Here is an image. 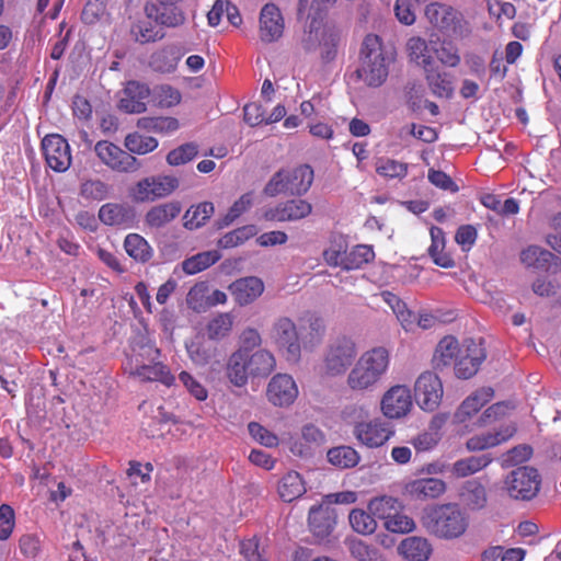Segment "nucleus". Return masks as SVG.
Here are the masks:
<instances>
[{"instance_id":"obj_1","label":"nucleus","mask_w":561,"mask_h":561,"mask_svg":"<svg viewBox=\"0 0 561 561\" xmlns=\"http://www.w3.org/2000/svg\"><path fill=\"white\" fill-rule=\"evenodd\" d=\"M325 332V321L320 316H308L300 327L291 318L283 316L274 320L270 337L288 363L298 364L302 351L313 352L322 344Z\"/></svg>"},{"instance_id":"obj_2","label":"nucleus","mask_w":561,"mask_h":561,"mask_svg":"<svg viewBox=\"0 0 561 561\" xmlns=\"http://www.w3.org/2000/svg\"><path fill=\"white\" fill-rule=\"evenodd\" d=\"M494 398L491 387H482L466 397L453 415V423L460 435H467L476 430L486 427L505 416L512 409L506 402H496L478 413Z\"/></svg>"},{"instance_id":"obj_3","label":"nucleus","mask_w":561,"mask_h":561,"mask_svg":"<svg viewBox=\"0 0 561 561\" xmlns=\"http://www.w3.org/2000/svg\"><path fill=\"white\" fill-rule=\"evenodd\" d=\"M485 359V351L481 342L466 340L462 344L451 335L444 336L435 347L433 363L436 368L454 365L458 378L468 379L474 376Z\"/></svg>"},{"instance_id":"obj_4","label":"nucleus","mask_w":561,"mask_h":561,"mask_svg":"<svg viewBox=\"0 0 561 561\" xmlns=\"http://www.w3.org/2000/svg\"><path fill=\"white\" fill-rule=\"evenodd\" d=\"M390 353L383 346H376L360 354L346 378L347 387L355 392L376 390L388 374Z\"/></svg>"},{"instance_id":"obj_5","label":"nucleus","mask_w":561,"mask_h":561,"mask_svg":"<svg viewBox=\"0 0 561 561\" xmlns=\"http://www.w3.org/2000/svg\"><path fill=\"white\" fill-rule=\"evenodd\" d=\"M420 522L430 535L445 540L460 538L469 527V516L456 503L433 504L424 507Z\"/></svg>"},{"instance_id":"obj_6","label":"nucleus","mask_w":561,"mask_h":561,"mask_svg":"<svg viewBox=\"0 0 561 561\" xmlns=\"http://www.w3.org/2000/svg\"><path fill=\"white\" fill-rule=\"evenodd\" d=\"M392 60V53L383 47L380 37L369 34L362 45L358 77L369 87H379L386 81Z\"/></svg>"},{"instance_id":"obj_7","label":"nucleus","mask_w":561,"mask_h":561,"mask_svg":"<svg viewBox=\"0 0 561 561\" xmlns=\"http://www.w3.org/2000/svg\"><path fill=\"white\" fill-rule=\"evenodd\" d=\"M313 182V170L309 165H300L291 170L275 173L264 187L271 197L279 194L302 195Z\"/></svg>"},{"instance_id":"obj_8","label":"nucleus","mask_w":561,"mask_h":561,"mask_svg":"<svg viewBox=\"0 0 561 561\" xmlns=\"http://www.w3.org/2000/svg\"><path fill=\"white\" fill-rule=\"evenodd\" d=\"M425 16L432 25L457 38L467 37L471 32L462 14L447 4L430 3Z\"/></svg>"},{"instance_id":"obj_9","label":"nucleus","mask_w":561,"mask_h":561,"mask_svg":"<svg viewBox=\"0 0 561 561\" xmlns=\"http://www.w3.org/2000/svg\"><path fill=\"white\" fill-rule=\"evenodd\" d=\"M357 355L355 342L347 336L335 339L327 348L323 368L327 375L335 377L343 375Z\"/></svg>"},{"instance_id":"obj_10","label":"nucleus","mask_w":561,"mask_h":561,"mask_svg":"<svg viewBox=\"0 0 561 561\" xmlns=\"http://www.w3.org/2000/svg\"><path fill=\"white\" fill-rule=\"evenodd\" d=\"M179 187V180L172 175H153L138 181L130 190V197L137 203L153 202L171 195Z\"/></svg>"},{"instance_id":"obj_11","label":"nucleus","mask_w":561,"mask_h":561,"mask_svg":"<svg viewBox=\"0 0 561 561\" xmlns=\"http://www.w3.org/2000/svg\"><path fill=\"white\" fill-rule=\"evenodd\" d=\"M94 151L100 161L115 172L134 173L141 168L137 158L111 141H98Z\"/></svg>"},{"instance_id":"obj_12","label":"nucleus","mask_w":561,"mask_h":561,"mask_svg":"<svg viewBox=\"0 0 561 561\" xmlns=\"http://www.w3.org/2000/svg\"><path fill=\"white\" fill-rule=\"evenodd\" d=\"M444 396V387L439 376L433 371L422 373L414 382V399L422 411L434 412Z\"/></svg>"},{"instance_id":"obj_13","label":"nucleus","mask_w":561,"mask_h":561,"mask_svg":"<svg viewBox=\"0 0 561 561\" xmlns=\"http://www.w3.org/2000/svg\"><path fill=\"white\" fill-rule=\"evenodd\" d=\"M353 434L362 445L368 448H378L394 435V427L388 421L375 417L357 423L354 426Z\"/></svg>"},{"instance_id":"obj_14","label":"nucleus","mask_w":561,"mask_h":561,"mask_svg":"<svg viewBox=\"0 0 561 561\" xmlns=\"http://www.w3.org/2000/svg\"><path fill=\"white\" fill-rule=\"evenodd\" d=\"M508 494L517 500H530L539 491L538 471L531 467H520L512 471L505 480Z\"/></svg>"},{"instance_id":"obj_15","label":"nucleus","mask_w":561,"mask_h":561,"mask_svg":"<svg viewBox=\"0 0 561 561\" xmlns=\"http://www.w3.org/2000/svg\"><path fill=\"white\" fill-rule=\"evenodd\" d=\"M298 396V385L289 374L278 373L267 383L266 398L274 407L288 408L295 403Z\"/></svg>"},{"instance_id":"obj_16","label":"nucleus","mask_w":561,"mask_h":561,"mask_svg":"<svg viewBox=\"0 0 561 561\" xmlns=\"http://www.w3.org/2000/svg\"><path fill=\"white\" fill-rule=\"evenodd\" d=\"M411 409L412 396L407 386H392L382 394L380 410L385 417L399 420L407 416Z\"/></svg>"},{"instance_id":"obj_17","label":"nucleus","mask_w":561,"mask_h":561,"mask_svg":"<svg viewBox=\"0 0 561 561\" xmlns=\"http://www.w3.org/2000/svg\"><path fill=\"white\" fill-rule=\"evenodd\" d=\"M42 150L47 165L56 172L67 171L72 161L70 146L68 141L58 134H51L44 137Z\"/></svg>"},{"instance_id":"obj_18","label":"nucleus","mask_w":561,"mask_h":561,"mask_svg":"<svg viewBox=\"0 0 561 561\" xmlns=\"http://www.w3.org/2000/svg\"><path fill=\"white\" fill-rule=\"evenodd\" d=\"M324 443V433L318 426L308 423L301 427L299 435L289 438L288 449L294 456L307 459L311 458Z\"/></svg>"},{"instance_id":"obj_19","label":"nucleus","mask_w":561,"mask_h":561,"mask_svg":"<svg viewBox=\"0 0 561 561\" xmlns=\"http://www.w3.org/2000/svg\"><path fill=\"white\" fill-rule=\"evenodd\" d=\"M516 426L513 422L501 423L488 432L476 434L467 439L466 448L469 451H481L496 447L514 436Z\"/></svg>"},{"instance_id":"obj_20","label":"nucleus","mask_w":561,"mask_h":561,"mask_svg":"<svg viewBox=\"0 0 561 561\" xmlns=\"http://www.w3.org/2000/svg\"><path fill=\"white\" fill-rule=\"evenodd\" d=\"M284 19L280 10L274 3H266L260 13L259 34L264 43L278 41L284 33Z\"/></svg>"},{"instance_id":"obj_21","label":"nucleus","mask_w":561,"mask_h":561,"mask_svg":"<svg viewBox=\"0 0 561 561\" xmlns=\"http://www.w3.org/2000/svg\"><path fill=\"white\" fill-rule=\"evenodd\" d=\"M312 206L304 199H291L268 207L263 211V218L268 221H295L310 215Z\"/></svg>"},{"instance_id":"obj_22","label":"nucleus","mask_w":561,"mask_h":561,"mask_svg":"<svg viewBox=\"0 0 561 561\" xmlns=\"http://www.w3.org/2000/svg\"><path fill=\"white\" fill-rule=\"evenodd\" d=\"M149 88L138 81H128L122 91L119 108L129 114H139L147 110Z\"/></svg>"},{"instance_id":"obj_23","label":"nucleus","mask_w":561,"mask_h":561,"mask_svg":"<svg viewBox=\"0 0 561 561\" xmlns=\"http://www.w3.org/2000/svg\"><path fill=\"white\" fill-rule=\"evenodd\" d=\"M397 553L404 561H428L433 546L425 537L410 536L399 542Z\"/></svg>"},{"instance_id":"obj_24","label":"nucleus","mask_w":561,"mask_h":561,"mask_svg":"<svg viewBox=\"0 0 561 561\" xmlns=\"http://www.w3.org/2000/svg\"><path fill=\"white\" fill-rule=\"evenodd\" d=\"M229 290L239 306H247L255 301L264 291V283L255 276L234 280Z\"/></svg>"},{"instance_id":"obj_25","label":"nucleus","mask_w":561,"mask_h":561,"mask_svg":"<svg viewBox=\"0 0 561 561\" xmlns=\"http://www.w3.org/2000/svg\"><path fill=\"white\" fill-rule=\"evenodd\" d=\"M145 14L148 20H153L156 24L168 27L179 26L185 20L182 11L170 2L148 3L145 7Z\"/></svg>"},{"instance_id":"obj_26","label":"nucleus","mask_w":561,"mask_h":561,"mask_svg":"<svg viewBox=\"0 0 561 561\" xmlns=\"http://www.w3.org/2000/svg\"><path fill=\"white\" fill-rule=\"evenodd\" d=\"M276 490L282 501L290 503L307 492V482L298 471L288 470L279 478Z\"/></svg>"},{"instance_id":"obj_27","label":"nucleus","mask_w":561,"mask_h":561,"mask_svg":"<svg viewBox=\"0 0 561 561\" xmlns=\"http://www.w3.org/2000/svg\"><path fill=\"white\" fill-rule=\"evenodd\" d=\"M446 491V483L437 478H422L409 482L405 492L416 500L436 499Z\"/></svg>"},{"instance_id":"obj_28","label":"nucleus","mask_w":561,"mask_h":561,"mask_svg":"<svg viewBox=\"0 0 561 561\" xmlns=\"http://www.w3.org/2000/svg\"><path fill=\"white\" fill-rule=\"evenodd\" d=\"M182 211L179 202H167L151 207L145 215V224L152 229H159L174 220Z\"/></svg>"},{"instance_id":"obj_29","label":"nucleus","mask_w":561,"mask_h":561,"mask_svg":"<svg viewBox=\"0 0 561 561\" xmlns=\"http://www.w3.org/2000/svg\"><path fill=\"white\" fill-rule=\"evenodd\" d=\"M130 375L142 381H160L167 387H171L175 381V377L171 374L170 369L161 363H154L153 365L136 363L135 367L130 370Z\"/></svg>"},{"instance_id":"obj_30","label":"nucleus","mask_w":561,"mask_h":561,"mask_svg":"<svg viewBox=\"0 0 561 561\" xmlns=\"http://www.w3.org/2000/svg\"><path fill=\"white\" fill-rule=\"evenodd\" d=\"M250 366L248 352L239 348L229 358L227 365V376L236 387H243L248 382Z\"/></svg>"},{"instance_id":"obj_31","label":"nucleus","mask_w":561,"mask_h":561,"mask_svg":"<svg viewBox=\"0 0 561 561\" xmlns=\"http://www.w3.org/2000/svg\"><path fill=\"white\" fill-rule=\"evenodd\" d=\"M459 499L470 511H479L486 504V490L478 480H468L459 490Z\"/></svg>"},{"instance_id":"obj_32","label":"nucleus","mask_w":561,"mask_h":561,"mask_svg":"<svg viewBox=\"0 0 561 561\" xmlns=\"http://www.w3.org/2000/svg\"><path fill=\"white\" fill-rule=\"evenodd\" d=\"M425 79L431 92L440 99H449L454 93V84L449 75L433 66L425 70Z\"/></svg>"},{"instance_id":"obj_33","label":"nucleus","mask_w":561,"mask_h":561,"mask_svg":"<svg viewBox=\"0 0 561 561\" xmlns=\"http://www.w3.org/2000/svg\"><path fill=\"white\" fill-rule=\"evenodd\" d=\"M430 234L432 242L428 248V255L433 262L443 268L454 267V259L445 251L446 240L444 231L438 227H432Z\"/></svg>"},{"instance_id":"obj_34","label":"nucleus","mask_w":561,"mask_h":561,"mask_svg":"<svg viewBox=\"0 0 561 561\" xmlns=\"http://www.w3.org/2000/svg\"><path fill=\"white\" fill-rule=\"evenodd\" d=\"M492 461L493 458L489 454L469 456L455 461L451 466L450 472L456 478H466L480 472Z\"/></svg>"},{"instance_id":"obj_35","label":"nucleus","mask_w":561,"mask_h":561,"mask_svg":"<svg viewBox=\"0 0 561 561\" xmlns=\"http://www.w3.org/2000/svg\"><path fill=\"white\" fill-rule=\"evenodd\" d=\"M133 217V209L129 206L118 203L104 204L99 210L100 220L107 226L126 225Z\"/></svg>"},{"instance_id":"obj_36","label":"nucleus","mask_w":561,"mask_h":561,"mask_svg":"<svg viewBox=\"0 0 561 561\" xmlns=\"http://www.w3.org/2000/svg\"><path fill=\"white\" fill-rule=\"evenodd\" d=\"M180 59V50L175 46H167L151 55L149 66L154 71L170 73L176 69Z\"/></svg>"},{"instance_id":"obj_37","label":"nucleus","mask_w":561,"mask_h":561,"mask_svg":"<svg viewBox=\"0 0 561 561\" xmlns=\"http://www.w3.org/2000/svg\"><path fill=\"white\" fill-rule=\"evenodd\" d=\"M432 42L427 43L425 39L421 37H412L408 41L407 48L409 51V56L412 61H414L417 66H421L424 71L435 66L432 53Z\"/></svg>"},{"instance_id":"obj_38","label":"nucleus","mask_w":561,"mask_h":561,"mask_svg":"<svg viewBox=\"0 0 561 561\" xmlns=\"http://www.w3.org/2000/svg\"><path fill=\"white\" fill-rule=\"evenodd\" d=\"M124 248L127 254L137 262L146 263L153 254V250L148 241L138 233H129L124 241Z\"/></svg>"},{"instance_id":"obj_39","label":"nucleus","mask_w":561,"mask_h":561,"mask_svg":"<svg viewBox=\"0 0 561 561\" xmlns=\"http://www.w3.org/2000/svg\"><path fill=\"white\" fill-rule=\"evenodd\" d=\"M308 522L312 533L321 538L328 536L333 528V519L330 516L329 510L323 505L310 508Z\"/></svg>"},{"instance_id":"obj_40","label":"nucleus","mask_w":561,"mask_h":561,"mask_svg":"<svg viewBox=\"0 0 561 561\" xmlns=\"http://www.w3.org/2000/svg\"><path fill=\"white\" fill-rule=\"evenodd\" d=\"M557 257L548 250L530 245L520 253V260L527 267L549 270L551 262Z\"/></svg>"},{"instance_id":"obj_41","label":"nucleus","mask_w":561,"mask_h":561,"mask_svg":"<svg viewBox=\"0 0 561 561\" xmlns=\"http://www.w3.org/2000/svg\"><path fill=\"white\" fill-rule=\"evenodd\" d=\"M432 49L438 61L449 68H456L460 65L461 57L455 43L448 39L432 42Z\"/></svg>"},{"instance_id":"obj_42","label":"nucleus","mask_w":561,"mask_h":561,"mask_svg":"<svg viewBox=\"0 0 561 561\" xmlns=\"http://www.w3.org/2000/svg\"><path fill=\"white\" fill-rule=\"evenodd\" d=\"M220 257L221 255L217 250L201 252L184 260L182 268L185 274L194 275L214 265Z\"/></svg>"},{"instance_id":"obj_43","label":"nucleus","mask_w":561,"mask_h":561,"mask_svg":"<svg viewBox=\"0 0 561 561\" xmlns=\"http://www.w3.org/2000/svg\"><path fill=\"white\" fill-rule=\"evenodd\" d=\"M124 146L130 154L142 156L156 150L159 141L154 137L135 131L125 137Z\"/></svg>"},{"instance_id":"obj_44","label":"nucleus","mask_w":561,"mask_h":561,"mask_svg":"<svg viewBox=\"0 0 561 561\" xmlns=\"http://www.w3.org/2000/svg\"><path fill=\"white\" fill-rule=\"evenodd\" d=\"M111 187L100 179L83 180L79 187V196L87 202H101L108 197Z\"/></svg>"},{"instance_id":"obj_45","label":"nucleus","mask_w":561,"mask_h":561,"mask_svg":"<svg viewBox=\"0 0 561 561\" xmlns=\"http://www.w3.org/2000/svg\"><path fill=\"white\" fill-rule=\"evenodd\" d=\"M328 461L340 469L353 468L359 462L358 453L350 446H337L329 449Z\"/></svg>"},{"instance_id":"obj_46","label":"nucleus","mask_w":561,"mask_h":561,"mask_svg":"<svg viewBox=\"0 0 561 561\" xmlns=\"http://www.w3.org/2000/svg\"><path fill=\"white\" fill-rule=\"evenodd\" d=\"M367 507L374 517L383 519L385 523L393 512L402 508V504L397 497L381 495L371 499Z\"/></svg>"},{"instance_id":"obj_47","label":"nucleus","mask_w":561,"mask_h":561,"mask_svg":"<svg viewBox=\"0 0 561 561\" xmlns=\"http://www.w3.org/2000/svg\"><path fill=\"white\" fill-rule=\"evenodd\" d=\"M250 374L253 376H266L271 374L275 366L276 359L267 350H259L252 355L248 354Z\"/></svg>"},{"instance_id":"obj_48","label":"nucleus","mask_w":561,"mask_h":561,"mask_svg":"<svg viewBox=\"0 0 561 561\" xmlns=\"http://www.w3.org/2000/svg\"><path fill=\"white\" fill-rule=\"evenodd\" d=\"M375 167L378 175L389 180H402L407 176L409 170L408 163L387 157L378 158Z\"/></svg>"},{"instance_id":"obj_49","label":"nucleus","mask_w":561,"mask_h":561,"mask_svg":"<svg viewBox=\"0 0 561 561\" xmlns=\"http://www.w3.org/2000/svg\"><path fill=\"white\" fill-rule=\"evenodd\" d=\"M348 522L352 529L359 535H370L377 528L374 515L362 508H353L348 514Z\"/></svg>"},{"instance_id":"obj_50","label":"nucleus","mask_w":561,"mask_h":561,"mask_svg":"<svg viewBox=\"0 0 561 561\" xmlns=\"http://www.w3.org/2000/svg\"><path fill=\"white\" fill-rule=\"evenodd\" d=\"M214 205L209 202H204L198 205L190 207L184 216V226L187 229H197L203 226L207 219L214 214Z\"/></svg>"},{"instance_id":"obj_51","label":"nucleus","mask_w":561,"mask_h":561,"mask_svg":"<svg viewBox=\"0 0 561 561\" xmlns=\"http://www.w3.org/2000/svg\"><path fill=\"white\" fill-rule=\"evenodd\" d=\"M257 233V228L254 225H248L227 232L218 240V245L222 249H230L238 247L254 237Z\"/></svg>"},{"instance_id":"obj_52","label":"nucleus","mask_w":561,"mask_h":561,"mask_svg":"<svg viewBox=\"0 0 561 561\" xmlns=\"http://www.w3.org/2000/svg\"><path fill=\"white\" fill-rule=\"evenodd\" d=\"M383 526L393 534H410L416 529L415 520L411 516L400 513L399 510L391 514Z\"/></svg>"},{"instance_id":"obj_53","label":"nucleus","mask_w":561,"mask_h":561,"mask_svg":"<svg viewBox=\"0 0 561 561\" xmlns=\"http://www.w3.org/2000/svg\"><path fill=\"white\" fill-rule=\"evenodd\" d=\"M152 98L160 107H172L180 104L182 94L172 85L161 84L153 88Z\"/></svg>"},{"instance_id":"obj_54","label":"nucleus","mask_w":561,"mask_h":561,"mask_svg":"<svg viewBox=\"0 0 561 561\" xmlns=\"http://www.w3.org/2000/svg\"><path fill=\"white\" fill-rule=\"evenodd\" d=\"M158 24L154 23L153 20H148L145 15L144 20H139L133 27L131 33L135 36V39L140 43H149L154 42L162 37L159 30L157 28Z\"/></svg>"},{"instance_id":"obj_55","label":"nucleus","mask_w":561,"mask_h":561,"mask_svg":"<svg viewBox=\"0 0 561 561\" xmlns=\"http://www.w3.org/2000/svg\"><path fill=\"white\" fill-rule=\"evenodd\" d=\"M233 324V317L228 313H219L211 319L207 325V333L209 339L220 340L228 335Z\"/></svg>"},{"instance_id":"obj_56","label":"nucleus","mask_w":561,"mask_h":561,"mask_svg":"<svg viewBox=\"0 0 561 561\" xmlns=\"http://www.w3.org/2000/svg\"><path fill=\"white\" fill-rule=\"evenodd\" d=\"M185 347L191 360L197 366L206 365L211 356V351L206 347L202 337H194L185 343Z\"/></svg>"},{"instance_id":"obj_57","label":"nucleus","mask_w":561,"mask_h":561,"mask_svg":"<svg viewBox=\"0 0 561 561\" xmlns=\"http://www.w3.org/2000/svg\"><path fill=\"white\" fill-rule=\"evenodd\" d=\"M250 436L260 445L266 448H276L279 445L278 436L257 422L248 424Z\"/></svg>"},{"instance_id":"obj_58","label":"nucleus","mask_w":561,"mask_h":561,"mask_svg":"<svg viewBox=\"0 0 561 561\" xmlns=\"http://www.w3.org/2000/svg\"><path fill=\"white\" fill-rule=\"evenodd\" d=\"M187 305L197 312L208 309V286L206 283L194 285L186 297Z\"/></svg>"},{"instance_id":"obj_59","label":"nucleus","mask_w":561,"mask_h":561,"mask_svg":"<svg viewBox=\"0 0 561 561\" xmlns=\"http://www.w3.org/2000/svg\"><path fill=\"white\" fill-rule=\"evenodd\" d=\"M350 550L352 556L358 561H385L383 554L377 548L362 540H353Z\"/></svg>"},{"instance_id":"obj_60","label":"nucleus","mask_w":561,"mask_h":561,"mask_svg":"<svg viewBox=\"0 0 561 561\" xmlns=\"http://www.w3.org/2000/svg\"><path fill=\"white\" fill-rule=\"evenodd\" d=\"M198 149L195 144L188 142L184 144L173 150H171L167 154V162L170 165H181L191 160H193L197 156Z\"/></svg>"},{"instance_id":"obj_61","label":"nucleus","mask_w":561,"mask_h":561,"mask_svg":"<svg viewBox=\"0 0 561 561\" xmlns=\"http://www.w3.org/2000/svg\"><path fill=\"white\" fill-rule=\"evenodd\" d=\"M323 257L327 264L331 266H340L344 270H348V251L346 245L343 243H333L324 252Z\"/></svg>"},{"instance_id":"obj_62","label":"nucleus","mask_w":561,"mask_h":561,"mask_svg":"<svg viewBox=\"0 0 561 561\" xmlns=\"http://www.w3.org/2000/svg\"><path fill=\"white\" fill-rule=\"evenodd\" d=\"M322 37L323 30L321 22L317 19H312L308 25V30L305 31L301 44L306 50H313L320 45Z\"/></svg>"},{"instance_id":"obj_63","label":"nucleus","mask_w":561,"mask_h":561,"mask_svg":"<svg viewBox=\"0 0 561 561\" xmlns=\"http://www.w3.org/2000/svg\"><path fill=\"white\" fill-rule=\"evenodd\" d=\"M420 3L413 0H397L394 13L397 19L405 25H412L415 22V10Z\"/></svg>"},{"instance_id":"obj_64","label":"nucleus","mask_w":561,"mask_h":561,"mask_svg":"<svg viewBox=\"0 0 561 561\" xmlns=\"http://www.w3.org/2000/svg\"><path fill=\"white\" fill-rule=\"evenodd\" d=\"M374 257L373 250L367 245H357L348 251V270L359 268L363 264L368 263Z\"/></svg>"}]
</instances>
